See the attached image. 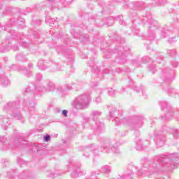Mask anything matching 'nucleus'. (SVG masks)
Segmentation results:
<instances>
[{
    "mask_svg": "<svg viewBox=\"0 0 179 179\" xmlns=\"http://www.w3.org/2000/svg\"><path fill=\"white\" fill-rule=\"evenodd\" d=\"M156 142L157 146L162 148L163 145H164V142H166V136L164 135H157L156 136Z\"/></svg>",
    "mask_w": 179,
    "mask_h": 179,
    "instance_id": "423d86ee",
    "label": "nucleus"
},
{
    "mask_svg": "<svg viewBox=\"0 0 179 179\" xmlns=\"http://www.w3.org/2000/svg\"><path fill=\"white\" fill-rule=\"evenodd\" d=\"M136 148L138 150L143 149V145H142V143H141V141L137 142Z\"/></svg>",
    "mask_w": 179,
    "mask_h": 179,
    "instance_id": "dca6fc26",
    "label": "nucleus"
},
{
    "mask_svg": "<svg viewBox=\"0 0 179 179\" xmlns=\"http://www.w3.org/2000/svg\"><path fill=\"white\" fill-rule=\"evenodd\" d=\"M64 143H66V142H65V141H64Z\"/></svg>",
    "mask_w": 179,
    "mask_h": 179,
    "instance_id": "58836bf2",
    "label": "nucleus"
},
{
    "mask_svg": "<svg viewBox=\"0 0 179 179\" xmlns=\"http://www.w3.org/2000/svg\"><path fill=\"white\" fill-rule=\"evenodd\" d=\"M24 75H30V71H29L27 68H24Z\"/></svg>",
    "mask_w": 179,
    "mask_h": 179,
    "instance_id": "4be33fe9",
    "label": "nucleus"
},
{
    "mask_svg": "<svg viewBox=\"0 0 179 179\" xmlns=\"http://www.w3.org/2000/svg\"><path fill=\"white\" fill-rule=\"evenodd\" d=\"M25 92H27V89H26Z\"/></svg>",
    "mask_w": 179,
    "mask_h": 179,
    "instance_id": "4c0bfd02",
    "label": "nucleus"
},
{
    "mask_svg": "<svg viewBox=\"0 0 179 179\" xmlns=\"http://www.w3.org/2000/svg\"><path fill=\"white\" fill-rule=\"evenodd\" d=\"M174 139H179V136L178 135H176L173 136Z\"/></svg>",
    "mask_w": 179,
    "mask_h": 179,
    "instance_id": "7c9ffc66",
    "label": "nucleus"
},
{
    "mask_svg": "<svg viewBox=\"0 0 179 179\" xmlns=\"http://www.w3.org/2000/svg\"><path fill=\"white\" fill-rule=\"evenodd\" d=\"M103 128H104V123L99 122L98 128L96 129V132L99 134H101V131H103Z\"/></svg>",
    "mask_w": 179,
    "mask_h": 179,
    "instance_id": "6e6552de",
    "label": "nucleus"
},
{
    "mask_svg": "<svg viewBox=\"0 0 179 179\" xmlns=\"http://www.w3.org/2000/svg\"><path fill=\"white\" fill-rule=\"evenodd\" d=\"M6 128H7L6 127V124H5V129H4L6 130Z\"/></svg>",
    "mask_w": 179,
    "mask_h": 179,
    "instance_id": "c9c22d12",
    "label": "nucleus"
},
{
    "mask_svg": "<svg viewBox=\"0 0 179 179\" xmlns=\"http://www.w3.org/2000/svg\"><path fill=\"white\" fill-rule=\"evenodd\" d=\"M21 45L24 48H27V47H29V43H27V42H22Z\"/></svg>",
    "mask_w": 179,
    "mask_h": 179,
    "instance_id": "412c9836",
    "label": "nucleus"
},
{
    "mask_svg": "<svg viewBox=\"0 0 179 179\" xmlns=\"http://www.w3.org/2000/svg\"><path fill=\"white\" fill-rule=\"evenodd\" d=\"M62 114H63V115H64L65 117H68V110H62Z\"/></svg>",
    "mask_w": 179,
    "mask_h": 179,
    "instance_id": "b1692460",
    "label": "nucleus"
},
{
    "mask_svg": "<svg viewBox=\"0 0 179 179\" xmlns=\"http://www.w3.org/2000/svg\"><path fill=\"white\" fill-rule=\"evenodd\" d=\"M122 91H123V92H125V90L122 89Z\"/></svg>",
    "mask_w": 179,
    "mask_h": 179,
    "instance_id": "e433bc0d",
    "label": "nucleus"
},
{
    "mask_svg": "<svg viewBox=\"0 0 179 179\" xmlns=\"http://www.w3.org/2000/svg\"><path fill=\"white\" fill-rule=\"evenodd\" d=\"M0 82L3 85H4V86H8V85L9 84V80H8V78H5L4 80L3 78H1Z\"/></svg>",
    "mask_w": 179,
    "mask_h": 179,
    "instance_id": "ddd939ff",
    "label": "nucleus"
},
{
    "mask_svg": "<svg viewBox=\"0 0 179 179\" xmlns=\"http://www.w3.org/2000/svg\"><path fill=\"white\" fill-rule=\"evenodd\" d=\"M109 115L111 118H115V117H116L115 118L116 125H120L121 122H126V124H128L129 127H131V128H141V127H142V122L141 121V119H137L134 122H132V120L129 117L119 120L117 117V115H118V111L115 108L109 111Z\"/></svg>",
    "mask_w": 179,
    "mask_h": 179,
    "instance_id": "7ed1b4c3",
    "label": "nucleus"
},
{
    "mask_svg": "<svg viewBox=\"0 0 179 179\" xmlns=\"http://www.w3.org/2000/svg\"><path fill=\"white\" fill-rule=\"evenodd\" d=\"M164 1H166V0H159V5H163V3H164Z\"/></svg>",
    "mask_w": 179,
    "mask_h": 179,
    "instance_id": "c756f323",
    "label": "nucleus"
},
{
    "mask_svg": "<svg viewBox=\"0 0 179 179\" xmlns=\"http://www.w3.org/2000/svg\"><path fill=\"white\" fill-rule=\"evenodd\" d=\"M132 176H134V173H130L127 175V177L121 176L119 179H132Z\"/></svg>",
    "mask_w": 179,
    "mask_h": 179,
    "instance_id": "f3484780",
    "label": "nucleus"
},
{
    "mask_svg": "<svg viewBox=\"0 0 179 179\" xmlns=\"http://www.w3.org/2000/svg\"><path fill=\"white\" fill-rule=\"evenodd\" d=\"M160 106L162 108H167V102H165V101L161 102Z\"/></svg>",
    "mask_w": 179,
    "mask_h": 179,
    "instance_id": "a211bd4d",
    "label": "nucleus"
},
{
    "mask_svg": "<svg viewBox=\"0 0 179 179\" xmlns=\"http://www.w3.org/2000/svg\"><path fill=\"white\" fill-rule=\"evenodd\" d=\"M100 101H101V98L100 96H98L96 99H95V102L96 103H100Z\"/></svg>",
    "mask_w": 179,
    "mask_h": 179,
    "instance_id": "393cba45",
    "label": "nucleus"
},
{
    "mask_svg": "<svg viewBox=\"0 0 179 179\" xmlns=\"http://www.w3.org/2000/svg\"><path fill=\"white\" fill-rule=\"evenodd\" d=\"M38 66L41 71H44L45 70V67H44V61L43 60H39L38 62Z\"/></svg>",
    "mask_w": 179,
    "mask_h": 179,
    "instance_id": "1a4fd4ad",
    "label": "nucleus"
},
{
    "mask_svg": "<svg viewBox=\"0 0 179 179\" xmlns=\"http://www.w3.org/2000/svg\"><path fill=\"white\" fill-rule=\"evenodd\" d=\"M176 52L175 50H168V54L173 55Z\"/></svg>",
    "mask_w": 179,
    "mask_h": 179,
    "instance_id": "bb28decb",
    "label": "nucleus"
},
{
    "mask_svg": "<svg viewBox=\"0 0 179 179\" xmlns=\"http://www.w3.org/2000/svg\"><path fill=\"white\" fill-rule=\"evenodd\" d=\"M36 131V132H43V129H37Z\"/></svg>",
    "mask_w": 179,
    "mask_h": 179,
    "instance_id": "c85d7f7f",
    "label": "nucleus"
},
{
    "mask_svg": "<svg viewBox=\"0 0 179 179\" xmlns=\"http://www.w3.org/2000/svg\"><path fill=\"white\" fill-rule=\"evenodd\" d=\"M14 131H15V134H17V130L14 129Z\"/></svg>",
    "mask_w": 179,
    "mask_h": 179,
    "instance_id": "72a5a7b5",
    "label": "nucleus"
},
{
    "mask_svg": "<svg viewBox=\"0 0 179 179\" xmlns=\"http://www.w3.org/2000/svg\"><path fill=\"white\" fill-rule=\"evenodd\" d=\"M91 114L94 117H100V115H101V112L99 110H94L91 113Z\"/></svg>",
    "mask_w": 179,
    "mask_h": 179,
    "instance_id": "f8f14e48",
    "label": "nucleus"
},
{
    "mask_svg": "<svg viewBox=\"0 0 179 179\" xmlns=\"http://www.w3.org/2000/svg\"><path fill=\"white\" fill-rule=\"evenodd\" d=\"M110 148L112 152H113V153H116L117 155H118V153H120V150L118 149V147L111 146L110 145V143H106L103 145V149H104V150H106V152H109Z\"/></svg>",
    "mask_w": 179,
    "mask_h": 179,
    "instance_id": "20e7f679",
    "label": "nucleus"
},
{
    "mask_svg": "<svg viewBox=\"0 0 179 179\" xmlns=\"http://www.w3.org/2000/svg\"><path fill=\"white\" fill-rule=\"evenodd\" d=\"M32 68H33V64L29 63V64H28V69H31Z\"/></svg>",
    "mask_w": 179,
    "mask_h": 179,
    "instance_id": "cd10ccee",
    "label": "nucleus"
},
{
    "mask_svg": "<svg viewBox=\"0 0 179 179\" xmlns=\"http://www.w3.org/2000/svg\"><path fill=\"white\" fill-rule=\"evenodd\" d=\"M13 115L15 120H22V115L20 113H13Z\"/></svg>",
    "mask_w": 179,
    "mask_h": 179,
    "instance_id": "4468645a",
    "label": "nucleus"
},
{
    "mask_svg": "<svg viewBox=\"0 0 179 179\" xmlns=\"http://www.w3.org/2000/svg\"><path fill=\"white\" fill-rule=\"evenodd\" d=\"M92 101L90 96L83 94L78 96L72 102L71 106L76 110H86Z\"/></svg>",
    "mask_w": 179,
    "mask_h": 179,
    "instance_id": "f03ea898",
    "label": "nucleus"
},
{
    "mask_svg": "<svg viewBox=\"0 0 179 179\" xmlns=\"http://www.w3.org/2000/svg\"><path fill=\"white\" fill-rule=\"evenodd\" d=\"M51 138V136L50 135H46L43 136V139L45 141V142H48V141H50V138Z\"/></svg>",
    "mask_w": 179,
    "mask_h": 179,
    "instance_id": "6ab92c4d",
    "label": "nucleus"
},
{
    "mask_svg": "<svg viewBox=\"0 0 179 179\" xmlns=\"http://www.w3.org/2000/svg\"><path fill=\"white\" fill-rule=\"evenodd\" d=\"M8 124V120H6V119H5L3 120V116H0V124H1V125H3V124Z\"/></svg>",
    "mask_w": 179,
    "mask_h": 179,
    "instance_id": "2eb2a0df",
    "label": "nucleus"
},
{
    "mask_svg": "<svg viewBox=\"0 0 179 179\" xmlns=\"http://www.w3.org/2000/svg\"><path fill=\"white\" fill-rule=\"evenodd\" d=\"M166 131H168L169 134H172L173 135H178L179 134L178 130H177L176 129H169L167 130L166 127H162V129H160L158 134H167Z\"/></svg>",
    "mask_w": 179,
    "mask_h": 179,
    "instance_id": "39448f33",
    "label": "nucleus"
},
{
    "mask_svg": "<svg viewBox=\"0 0 179 179\" xmlns=\"http://www.w3.org/2000/svg\"><path fill=\"white\" fill-rule=\"evenodd\" d=\"M67 89H68V90H70L71 86L69 85V86L67 87Z\"/></svg>",
    "mask_w": 179,
    "mask_h": 179,
    "instance_id": "473e14b6",
    "label": "nucleus"
},
{
    "mask_svg": "<svg viewBox=\"0 0 179 179\" xmlns=\"http://www.w3.org/2000/svg\"><path fill=\"white\" fill-rule=\"evenodd\" d=\"M48 2H52V1H54V0H48Z\"/></svg>",
    "mask_w": 179,
    "mask_h": 179,
    "instance_id": "f704fd0d",
    "label": "nucleus"
},
{
    "mask_svg": "<svg viewBox=\"0 0 179 179\" xmlns=\"http://www.w3.org/2000/svg\"><path fill=\"white\" fill-rule=\"evenodd\" d=\"M108 93L110 94V96H114V94H115V91L111 88L109 91Z\"/></svg>",
    "mask_w": 179,
    "mask_h": 179,
    "instance_id": "aec40b11",
    "label": "nucleus"
},
{
    "mask_svg": "<svg viewBox=\"0 0 179 179\" xmlns=\"http://www.w3.org/2000/svg\"><path fill=\"white\" fill-rule=\"evenodd\" d=\"M36 79L37 80H40L41 79H42L41 74H36Z\"/></svg>",
    "mask_w": 179,
    "mask_h": 179,
    "instance_id": "a878e982",
    "label": "nucleus"
},
{
    "mask_svg": "<svg viewBox=\"0 0 179 179\" xmlns=\"http://www.w3.org/2000/svg\"><path fill=\"white\" fill-rule=\"evenodd\" d=\"M45 135H48V134H46Z\"/></svg>",
    "mask_w": 179,
    "mask_h": 179,
    "instance_id": "ea45409f",
    "label": "nucleus"
},
{
    "mask_svg": "<svg viewBox=\"0 0 179 179\" xmlns=\"http://www.w3.org/2000/svg\"><path fill=\"white\" fill-rule=\"evenodd\" d=\"M102 171L103 173H106V174H108V173H110V171H111V167L108 166H105L102 167Z\"/></svg>",
    "mask_w": 179,
    "mask_h": 179,
    "instance_id": "9d476101",
    "label": "nucleus"
},
{
    "mask_svg": "<svg viewBox=\"0 0 179 179\" xmlns=\"http://www.w3.org/2000/svg\"><path fill=\"white\" fill-rule=\"evenodd\" d=\"M143 62H148V61H146V57L143 58Z\"/></svg>",
    "mask_w": 179,
    "mask_h": 179,
    "instance_id": "2f4dec72",
    "label": "nucleus"
},
{
    "mask_svg": "<svg viewBox=\"0 0 179 179\" xmlns=\"http://www.w3.org/2000/svg\"><path fill=\"white\" fill-rule=\"evenodd\" d=\"M17 103L16 102H10L8 103L7 107L8 108H15Z\"/></svg>",
    "mask_w": 179,
    "mask_h": 179,
    "instance_id": "9b49d317",
    "label": "nucleus"
},
{
    "mask_svg": "<svg viewBox=\"0 0 179 179\" xmlns=\"http://www.w3.org/2000/svg\"><path fill=\"white\" fill-rule=\"evenodd\" d=\"M55 88V87L54 86V84L52 83H49L47 85V87H39L37 88V90H40L41 92H52V90H54V89Z\"/></svg>",
    "mask_w": 179,
    "mask_h": 179,
    "instance_id": "0eeeda50",
    "label": "nucleus"
},
{
    "mask_svg": "<svg viewBox=\"0 0 179 179\" xmlns=\"http://www.w3.org/2000/svg\"><path fill=\"white\" fill-rule=\"evenodd\" d=\"M163 162L166 167L170 169H176L178 167L179 155L178 153H173L169 155H160V157H155L154 158V163H160Z\"/></svg>",
    "mask_w": 179,
    "mask_h": 179,
    "instance_id": "f257e3e1",
    "label": "nucleus"
},
{
    "mask_svg": "<svg viewBox=\"0 0 179 179\" xmlns=\"http://www.w3.org/2000/svg\"><path fill=\"white\" fill-rule=\"evenodd\" d=\"M134 90H135V92H137V93H140L141 87L136 86V87H134Z\"/></svg>",
    "mask_w": 179,
    "mask_h": 179,
    "instance_id": "5701e85b",
    "label": "nucleus"
}]
</instances>
